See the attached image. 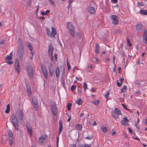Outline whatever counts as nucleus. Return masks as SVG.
<instances>
[{"label":"nucleus","mask_w":147,"mask_h":147,"mask_svg":"<svg viewBox=\"0 0 147 147\" xmlns=\"http://www.w3.org/2000/svg\"><path fill=\"white\" fill-rule=\"evenodd\" d=\"M18 53L19 58L22 59L24 54V48H18Z\"/></svg>","instance_id":"obj_11"},{"label":"nucleus","mask_w":147,"mask_h":147,"mask_svg":"<svg viewBox=\"0 0 147 147\" xmlns=\"http://www.w3.org/2000/svg\"><path fill=\"white\" fill-rule=\"evenodd\" d=\"M83 88L84 89V91H86V90L88 89L87 85L86 82H84L83 83Z\"/></svg>","instance_id":"obj_33"},{"label":"nucleus","mask_w":147,"mask_h":147,"mask_svg":"<svg viewBox=\"0 0 147 147\" xmlns=\"http://www.w3.org/2000/svg\"><path fill=\"white\" fill-rule=\"evenodd\" d=\"M136 94L138 96H139L141 94V92L140 90H137L136 92Z\"/></svg>","instance_id":"obj_54"},{"label":"nucleus","mask_w":147,"mask_h":147,"mask_svg":"<svg viewBox=\"0 0 147 147\" xmlns=\"http://www.w3.org/2000/svg\"><path fill=\"white\" fill-rule=\"evenodd\" d=\"M10 109L9 104L7 106V108L5 111V113H8L10 111Z\"/></svg>","instance_id":"obj_31"},{"label":"nucleus","mask_w":147,"mask_h":147,"mask_svg":"<svg viewBox=\"0 0 147 147\" xmlns=\"http://www.w3.org/2000/svg\"><path fill=\"white\" fill-rule=\"evenodd\" d=\"M15 69L17 71L18 73H19L21 70L20 66L18 59H16L15 62Z\"/></svg>","instance_id":"obj_7"},{"label":"nucleus","mask_w":147,"mask_h":147,"mask_svg":"<svg viewBox=\"0 0 147 147\" xmlns=\"http://www.w3.org/2000/svg\"><path fill=\"white\" fill-rule=\"evenodd\" d=\"M143 38L144 42L146 44H147V37H143Z\"/></svg>","instance_id":"obj_44"},{"label":"nucleus","mask_w":147,"mask_h":147,"mask_svg":"<svg viewBox=\"0 0 147 147\" xmlns=\"http://www.w3.org/2000/svg\"><path fill=\"white\" fill-rule=\"evenodd\" d=\"M87 10L88 12L91 14H93L95 12L94 8L92 6H89L88 7Z\"/></svg>","instance_id":"obj_17"},{"label":"nucleus","mask_w":147,"mask_h":147,"mask_svg":"<svg viewBox=\"0 0 147 147\" xmlns=\"http://www.w3.org/2000/svg\"><path fill=\"white\" fill-rule=\"evenodd\" d=\"M76 103L78 105H80L82 102V100L81 98H79L76 101Z\"/></svg>","instance_id":"obj_34"},{"label":"nucleus","mask_w":147,"mask_h":147,"mask_svg":"<svg viewBox=\"0 0 147 147\" xmlns=\"http://www.w3.org/2000/svg\"><path fill=\"white\" fill-rule=\"evenodd\" d=\"M92 60L94 62H97L98 61V58L94 57H92Z\"/></svg>","instance_id":"obj_37"},{"label":"nucleus","mask_w":147,"mask_h":147,"mask_svg":"<svg viewBox=\"0 0 147 147\" xmlns=\"http://www.w3.org/2000/svg\"><path fill=\"white\" fill-rule=\"evenodd\" d=\"M51 4L53 6H55V4L54 1L53 0H49Z\"/></svg>","instance_id":"obj_38"},{"label":"nucleus","mask_w":147,"mask_h":147,"mask_svg":"<svg viewBox=\"0 0 147 147\" xmlns=\"http://www.w3.org/2000/svg\"><path fill=\"white\" fill-rule=\"evenodd\" d=\"M28 48L29 49H30V51L34 50L33 48L32 47V46H31V47H29Z\"/></svg>","instance_id":"obj_60"},{"label":"nucleus","mask_w":147,"mask_h":147,"mask_svg":"<svg viewBox=\"0 0 147 147\" xmlns=\"http://www.w3.org/2000/svg\"><path fill=\"white\" fill-rule=\"evenodd\" d=\"M147 37V30H144L143 32V37Z\"/></svg>","instance_id":"obj_41"},{"label":"nucleus","mask_w":147,"mask_h":147,"mask_svg":"<svg viewBox=\"0 0 147 147\" xmlns=\"http://www.w3.org/2000/svg\"><path fill=\"white\" fill-rule=\"evenodd\" d=\"M141 61V59H138V61L137 62V64L140 65V61Z\"/></svg>","instance_id":"obj_58"},{"label":"nucleus","mask_w":147,"mask_h":147,"mask_svg":"<svg viewBox=\"0 0 147 147\" xmlns=\"http://www.w3.org/2000/svg\"><path fill=\"white\" fill-rule=\"evenodd\" d=\"M115 56L113 57V63L115 67H116V65L115 63Z\"/></svg>","instance_id":"obj_46"},{"label":"nucleus","mask_w":147,"mask_h":147,"mask_svg":"<svg viewBox=\"0 0 147 147\" xmlns=\"http://www.w3.org/2000/svg\"><path fill=\"white\" fill-rule=\"evenodd\" d=\"M48 67L50 76L53 77L55 71L54 67L52 64H50L49 65Z\"/></svg>","instance_id":"obj_9"},{"label":"nucleus","mask_w":147,"mask_h":147,"mask_svg":"<svg viewBox=\"0 0 147 147\" xmlns=\"http://www.w3.org/2000/svg\"><path fill=\"white\" fill-rule=\"evenodd\" d=\"M5 59L8 60H11L12 59V57L9 55H7L5 57Z\"/></svg>","instance_id":"obj_36"},{"label":"nucleus","mask_w":147,"mask_h":147,"mask_svg":"<svg viewBox=\"0 0 147 147\" xmlns=\"http://www.w3.org/2000/svg\"><path fill=\"white\" fill-rule=\"evenodd\" d=\"M5 43V41L4 40H3L1 41L0 42V45H3Z\"/></svg>","instance_id":"obj_50"},{"label":"nucleus","mask_w":147,"mask_h":147,"mask_svg":"<svg viewBox=\"0 0 147 147\" xmlns=\"http://www.w3.org/2000/svg\"><path fill=\"white\" fill-rule=\"evenodd\" d=\"M100 50V46L99 44L96 43L95 45V52L96 54H98L99 53Z\"/></svg>","instance_id":"obj_20"},{"label":"nucleus","mask_w":147,"mask_h":147,"mask_svg":"<svg viewBox=\"0 0 147 147\" xmlns=\"http://www.w3.org/2000/svg\"><path fill=\"white\" fill-rule=\"evenodd\" d=\"M30 54L32 55V56H33L34 54V50L30 51Z\"/></svg>","instance_id":"obj_56"},{"label":"nucleus","mask_w":147,"mask_h":147,"mask_svg":"<svg viewBox=\"0 0 147 147\" xmlns=\"http://www.w3.org/2000/svg\"><path fill=\"white\" fill-rule=\"evenodd\" d=\"M94 104L96 105H98L99 103V100H96L92 102Z\"/></svg>","instance_id":"obj_39"},{"label":"nucleus","mask_w":147,"mask_h":147,"mask_svg":"<svg viewBox=\"0 0 147 147\" xmlns=\"http://www.w3.org/2000/svg\"><path fill=\"white\" fill-rule=\"evenodd\" d=\"M122 105L123 106V107L125 109H127V107H126L125 106V105L123 104H122Z\"/></svg>","instance_id":"obj_63"},{"label":"nucleus","mask_w":147,"mask_h":147,"mask_svg":"<svg viewBox=\"0 0 147 147\" xmlns=\"http://www.w3.org/2000/svg\"><path fill=\"white\" fill-rule=\"evenodd\" d=\"M111 19L112 20V24L116 25L118 23L119 20L117 16L116 15H111L110 16Z\"/></svg>","instance_id":"obj_6"},{"label":"nucleus","mask_w":147,"mask_h":147,"mask_svg":"<svg viewBox=\"0 0 147 147\" xmlns=\"http://www.w3.org/2000/svg\"><path fill=\"white\" fill-rule=\"evenodd\" d=\"M67 28L72 37L74 38L75 36V34L74 27L72 24L70 22L67 23Z\"/></svg>","instance_id":"obj_3"},{"label":"nucleus","mask_w":147,"mask_h":147,"mask_svg":"<svg viewBox=\"0 0 147 147\" xmlns=\"http://www.w3.org/2000/svg\"><path fill=\"white\" fill-rule=\"evenodd\" d=\"M18 48H24L22 42L20 38L18 39Z\"/></svg>","instance_id":"obj_19"},{"label":"nucleus","mask_w":147,"mask_h":147,"mask_svg":"<svg viewBox=\"0 0 147 147\" xmlns=\"http://www.w3.org/2000/svg\"><path fill=\"white\" fill-rule=\"evenodd\" d=\"M128 129L129 132L131 134H132L133 132L132 130L129 127H128Z\"/></svg>","instance_id":"obj_57"},{"label":"nucleus","mask_w":147,"mask_h":147,"mask_svg":"<svg viewBox=\"0 0 147 147\" xmlns=\"http://www.w3.org/2000/svg\"><path fill=\"white\" fill-rule=\"evenodd\" d=\"M26 128L28 132L30 134L31 136H32L33 135V134L32 128L30 125L29 124H27L26 125Z\"/></svg>","instance_id":"obj_18"},{"label":"nucleus","mask_w":147,"mask_h":147,"mask_svg":"<svg viewBox=\"0 0 147 147\" xmlns=\"http://www.w3.org/2000/svg\"><path fill=\"white\" fill-rule=\"evenodd\" d=\"M127 45L129 46H131V44L128 38H127Z\"/></svg>","instance_id":"obj_42"},{"label":"nucleus","mask_w":147,"mask_h":147,"mask_svg":"<svg viewBox=\"0 0 147 147\" xmlns=\"http://www.w3.org/2000/svg\"><path fill=\"white\" fill-rule=\"evenodd\" d=\"M55 74L56 78H58L60 74V69L59 67H57L56 69Z\"/></svg>","instance_id":"obj_22"},{"label":"nucleus","mask_w":147,"mask_h":147,"mask_svg":"<svg viewBox=\"0 0 147 147\" xmlns=\"http://www.w3.org/2000/svg\"><path fill=\"white\" fill-rule=\"evenodd\" d=\"M127 89V86L126 85H125L123 87L122 89H121L120 90V92L121 93L125 92L126 91Z\"/></svg>","instance_id":"obj_27"},{"label":"nucleus","mask_w":147,"mask_h":147,"mask_svg":"<svg viewBox=\"0 0 147 147\" xmlns=\"http://www.w3.org/2000/svg\"><path fill=\"white\" fill-rule=\"evenodd\" d=\"M67 68H68V71H69L71 68V65L69 62H68V61H67Z\"/></svg>","instance_id":"obj_40"},{"label":"nucleus","mask_w":147,"mask_h":147,"mask_svg":"<svg viewBox=\"0 0 147 147\" xmlns=\"http://www.w3.org/2000/svg\"><path fill=\"white\" fill-rule=\"evenodd\" d=\"M46 30L47 35L50 37H51V32L50 30L48 28H47Z\"/></svg>","instance_id":"obj_32"},{"label":"nucleus","mask_w":147,"mask_h":147,"mask_svg":"<svg viewBox=\"0 0 147 147\" xmlns=\"http://www.w3.org/2000/svg\"><path fill=\"white\" fill-rule=\"evenodd\" d=\"M53 48L52 44H49V46L48 53L49 54H51V56H52L53 55Z\"/></svg>","instance_id":"obj_15"},{"label":"nucleus","mask_w":147,"mask_h":147,"mask_svg":"<svg viewBox=\"0 0 147 147\" xmlns=\"http://www.w3.org/2000/svg\"><path fill=\"white\" fill-rule=\"evenodd\" d=\"M140 14L145 15H147V10L144 9H140L139 11Z\"/></svg>","instance_id":"obj_24"},{"label":"nucleus","mask_w":147,"mask_h":147,"mask_svg":"<svg viewBox=\"0 0 147 147\" xmlns=\"http://www.w3.org/2000/svg\"><path fill=\"white\" fill-rule=\"evenodd\" d=\"M39 9L38 8V7H37V9L36 10V11H35V13L36 15H38V12L39 11Z\"/></svg>","instance_id":"obj_55"},{"label":"nucleus","mask_w":147,"mask_h":147,"mask_svg":"<svg viewBox=\"0 0 147 147\" xmlns=\"http://www.w3.org/2000/svg\"><path fill=\"white\" fill-rule=\"evenodd\" d=\"M93 136L91 135V136H90L89 137H88V136L86 137V139H88V140H91L93 138Z\"/></svg>","instance_id":"obj_53"},{"label":"nucleus","mask_w":147,"mask_h":147,"mask_svg":"<svg viewBox=\"0 0 147 147\" xmlns=\"http://www.w3.org/2000/svg\"><path fill=\"white\" fill-rule=\"evenodd\" d=\"M26 68L29 74L30 78H32L33 77V69L29 63H26Z\"/></svg>","instance_id":"obj_4"},{"label":"nucleus","mask_w":147,"mask_h":147,"mask_svg":"<svg viewBox=\"0 0 147 147\" xmlns=\"http://www.w3.org/2000/svg\"><path fill=\"white\" fill-rule=\"evenodd\" d=\"M17 114L19 119L21 120H23L24 116V113L23 111L21 109H19L17 111Z\"/></svg>","instance_id":"obj_10"},{"label":"nucleus","mask_w":147,"mask_h":147,"mask_svg":"<svg viewBox=\"0 0 147 147\" xmlns=\"http://www.w3.org/2000/svg\"><path fill=\"white\" fill-rule=\"evenodd\" d=\"M88 67L90 68L91 69H92V65L91 64L89 65H88Z\"/></svg>","instance_id":"obj_62"},{"label":"nucleus","mask_w":147,"mask_h":147,"mask_svg":"<svg viewBox=\"0 0 147 147\" xmlns=\"http://www.w3.org/2000/svg\"><path fill=\"white\" fill-rule=\"evenodd\" d=\"M142 25L141 24H138L136 25V29L138 31H140L142 28Z\"/></svg>","instance_id":"obj_26"},{"label":"nucleus","mask_w":147,"mask_h":147,"mask_svg":"<svg viewBox=\"0 0 147 147\" xmlns=\"http://www.w3.org/2000/svg\"><path fill=\"white\" fill-rule=\"evenodd\" d=\"M111 115L114 117V119L116 120H117V119L119 118V115H117L115 114V113H111Z\"/></svg>","instance_id":"obj_29"},{"label":"nucleus","mask_w":147,"mask_h":147,"mask_svg":"<svg viewBox=\"0 0 147 147\" xmlns=\"http://www.w3.org/2000/svg\"><path fill=\"white\" fill-rule=\"evenodd\" d=\"M26 89L28 95L29 96L31 95V92L30 89V85H27L26 86Z\"/></svg>","instance_id":"obj_23"},{"label":"nucleus","mask_w":147,"mask_h":147,"mask_svg":"<svg viewBox=\"0 0 147 147\" xmlns=\"http://www.w3.org/2000/svg\"><path fill=\"white\" fill-rule=\"evenodd\" d=\"M77 35L78 37L80 38L81 37L80 33L79 32H78L77 33Z\"/></svg>","instance_id":"obj_61"},{"label":"nucleus","mask_w":147,"mask_h":147,"mask_svg":"<svg viewBox=\"0 0 147 147\" xmlns=\"http://www.w3.org/2000/svg\"><path fill=\"white\" fill-rule=\"evenodd\" d=\"M112 136H114V135L116 134V132H115V129H113L112 130Z\"/></svg>","instance_id":"obj_47"},{"label":"nucleus","mask_w":147,"mask_h":147,"mask_svg":"<svg viewBox=\"0 0 147 147\" xmlns=\"http://www.w3.org/2000/svg\"><path fill=\"white\" fill-rule=\"evenodd\" d=\"M41 69L45 78L46 79H47L48 78V74L47 69L45 67H43L42 66Z\"/></svg>","instance_id":"obj_13"},{"label":"nucleus","mask_w":147,"mask_h":147,"mask_svg":"<svg viewBox=\"0 0 147 147\" xmlns=\"http://www.w3.org/2000/svg\"><path fill=\"white\" fill-rule=\"evenodd\" d=\"M91 145L90 144H85L82 146V147H91Z\"/></svg>","instance_id":"obj_48"},{"label":"nucleus","mask_w":147,"mask_h":147,"mask_svg":"<svg viewBox=\"0 0 147 147\" xmlns=\"http://www.w3.org/2000/svg\"><path fill=\"white\" fill-rule=\"evenodd\" d=\"M138 5V6L142 7L144 5V4L142 2H137Z\"/></svg>","instance_id":"obj_43"},{"label":"nucleus","mask_w":147,"mask_h":147,"mask_svg":"<svg viewBox=\"0 0 147 147\" xmlns=\"http://www.w3.org/2000/svg\"><path fill=\"white\" fill-rule=\"evenodd\" d=\"M76 86L74 85H72L71 87V91H73L76 88Z\"/></svg>","instance_id":"obj_49"},{"label":"nucleus","mask_w":147,"mask_h":147,"mask_svg":"<svg viewBox=\"0 0 147 147\" xmlns=\"http://www.w3.org/2000/svg\"><path fill=\"white\" fill-rule=\"evenodd\" d=\"M52 32H51V36L54 37L55 36V35L57 34L56 32V29L52 27Z\"/></svg>","instance_id":"obj_25"},{"label":"nucleus","mask_w":147,"mask_h":147,"mask_svg":"<svg viewBox=\"0 0 147 147\" xmlns=\"http://www.w3.org/2000/svg\"><path fill=\"white\" fill-rule=\"evenodd\" d=\"M72 106L71 103H67V108L68 110L70 111L71 110V107Z\"/></svg>","instance_id":"obj_35"},{"label":"nucleus","mask_w":147,"mask_h":147,"mask_svg":"<svg viewBox=\"0 0 147 147\" xmlns=\"http://www.w3.org/2000/svg\"><path fill=\"white\" fill-rule=\"evenodd\" d=\"M41 14L43 16H45L47 15V14L45 12H42L41 13Z\"/></svg>","instance_id":"obj_64"},{"label":"nucleus","mask_w":147,"mask_h":147,"mask_svg":"<svg viewBox=\"0 0 147 147\" xmlns=\"http://www.w3.org/2000/svg\"><path fill=\"white\" fill-rule=\"evenodd\" d=\"M11 118L12 122L14 127L16 130L18 131L19 129V125L16 114L13 113L11 115Z\"/></svg>","instance_id":"obj_1"},{"label":"nucleus","mask_w":147,"mask_h":147,"mask_svg":"<svg viewBox=\"0 0 147 147\" xmlns=\"http://www.w3.org/2000/svg\"><path fill=\"white\" fill-rule=\"evenodd\" d=\"M59 135H60L61 134L62 131L63 129L62 121L61 120H59Z\"/></svg>","instance_id":"obj_16"},{"label":"nucleus","mask_w":147,"mask_h":147,"mask_svg":"<svg viewBox=\"0 0 147 147\" xmlns=\"http://www.w3.org/2000/svg\"><path fill=\"white\" fill-rule=\"evenodd\" d=\"M51 107L53 115L55 116H56L58 110L55 103L53 102L51 103Z\"/></svg>","instance_id":"obj_8"},{"label":"nucleus","mask_w":147,"mask_h":147,"mask_svg":"<svg viewBox=\"0 0 147 147\" xmlns=\"http://www.w3.org/2000/svg\"><path fill=\"white\" fill-rule=\"evenodd\" d=\"M129 122V120L127 119V117H125L123 118V120L121 121V124L123 125H126L128 124L127 122Z\"/></svg>","instance_id":"obj_14"},{"label":"nucleus","mask_w":147,"mask_h":147,"mask_svg":"<svg viewBox=\"0 0 147 147\" xmlns=\"http://www.w3.org/2000/svg\"><path fill=\"white\" fill-rule=\"evenodd\" d=\"M6 62L7 64L11 65L13 63V61H10L9 60L6 61Z\"/></svg>","instance_id":"obj_45"},{"label":"nucleus","mask_w":147,"mask_h":147,"mask_svg":"<svg viewBox=\"0 0 147 147\" xmlns=\"http://www.w3.org/2000/svg\"><path fill=\"white\" fill-rule=\"evenodd\" d=\"M122 83H121V82H119V81L118 80H117V85L118 86V87H120L121 86V84Z\"/></svg>","instance_id":"obj_51"},{"label":"nucleus","mask_w":147,"mask_h":147,"mask_svg":"<svg viewBox=\"0 0 147 147\" xmlns=\"http://www.w3.org/2000/svg\"><path fill=\"white\" fill-rule=\"evenodd\" d=\"M76 127L78 130L80 131L82 129V125L81 124H77L76 125Z\"/></svg>","instance_id":"obj_28"},{"label":"nucleus","mask_w":147,"mask_h":147,"mask_svg":"<svg viewBox=\"0 0 147 147\" xmlns=\"http://www.w3.org/2000/svg\"><path fill=\"white\" fill-rule=\"evenodd\" d=\"M109 92H107V93L105 94V97L106 98H108L109 96Z\"/></svg>","instance_id":"obj_52"},{"label":"nucleus","mask_w":147,"mask_h":147,"mask_svg":"<svg viewBox=\"0 0 147 147\" xmlns=\"http://www.w3.org/2000/svg\"><path fill=\"white\" fill-rule=\"evenodd\" d=\"M47 137L46 135L43 134L39 138L38 143L40 145H42L47 142Z\"/></svg>","instance_id":"obj_2"},{"label":"nucleus","mask_w":147,"mask_h":147,"mask_svg":"<svg viewBox=\"0 0 147 147\" xmlns=\"http://www.w3.org/2000/svg\"><path fill=\"white\" fill-rule=\"evenodd\" d=\"M32 100L34 109L38 111V101L37 98L35 96L32 97Z\"/></svg>","instance_id":"obj_5"},{"label":"nucleus","mask_w":147,"mask_h":147,"mask_svg":"<svg viewBox=\"0 0 147 147\" xmlns=\"http://www.w3.org/2000/svg\"><path fill=\"white\" fill-rule=\"evenodd\" d=\"M113 113L118 115H122L121 111L117 108H115L114 111Z\"/></svg>","instance_id":"obj_21"},{"label":"nucleus","mask_w":147,"mask_h":147,"mask_svg":"<svg viewBox=\"0 0 147 147\" xmlns=\"http://www.w3.org/2000/svg\"><path fill=\"white\" fill-rule=\"evenodd\" d=\"M8 135L9 136V144L11 145L13 144V134L11 131H9L8 132Z\"/></svg>","instance_id":"obj_12"},{"label":"nucleus","mask_w":147,"mask_h":147,"mask_svg":"<svg viewBox=\"0 0 147 147\" xmlns=\"http://www.w3.org/2000/svg\"><path fill=\"white\" fill-rule=\"evenodd\" d=\"M101 129L102 131L104 133L107 132V127L104 126H102Z\"/></svg>","instance_id":"obj_30"},{"label":"nucleus","mask_w":147,"mask_h":147,"mask_svg":"<svg viewBox=\"0 0 147 147\" xmlns=\"http://www.w3.org/2000/svg\"><path fill=\"white\" fill-rule=\"evenodd\" d=\"M69 147H76V145L74 144H71Z\"/></svg>","instance_id":"obj_59"}]
</instances>
